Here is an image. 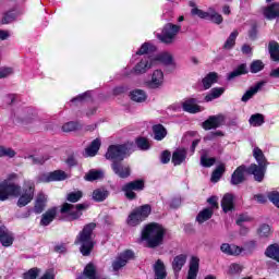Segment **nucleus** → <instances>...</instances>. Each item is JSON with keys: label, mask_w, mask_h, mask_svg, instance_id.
<instances>
[{"label": "nucleus", "mask_w": 279, "mask_h": 279, "mask_svg": "<svg viewBox=\"0 0 279 279\" xmlns=\"http://www.w3.org/2000/svg\"><path fill=\"white\" fill-rule=\"evenodd\" d=\"M207 21H211V23H215L216 25H221L223 23V16L221 14L217 13L215 10L209 9Z\"/></svg>", "instance_id": "45"}, {"label": "nucleus", "mask_w": 279, "mask_h": 279, "mask_svg": "<svg viewBox=\"0 0 279 279\" xmlns=\"http://www.w3.org/2000/svg\"><path fill=\"white\" fill-rule=\"evenodd\" d=\"M219 136H225L222 131L210 132L205 136V141H215Z\"/></svg>", "instance_id": "63"}, {"label": "nucleus", "mask_w": 279, "mask_h": 279, "mask_svg": "<svg viewBox=\"0 0 279 279\" xmlns=\"http://www.w3.org/2000/svg\"><path fill=\"white\" fill-rule=\"evenodd\" d=\"M182 108L184 112H189L190 114H197V112H202L204 108L197 105V99L190 98L182 102Z\"/></svg>", "instance_id": "19"}, {"label": "nucleus", "mask_w": 279, "mask_h": 279, "mask_svg": "<svg viewBox=\"0 0 279 279\" xmlns=\"http://www.w3.org/2000/svg\"><path fill=\"white\" fill-rule=\"evenodd\" d=\"M135 144L142 151H147V149L151 147L149 140H147L146 137H137L135 140Z\"/></svg>", "instance_id": "46"}, {"label": "nucleus", "mask_w": 279, "mask_h": 279, "mask_svg": "<svg viewBox=\"0 0 279 279\" xmlns=\"http://www.w3.org/2000/svg\"><path fill=\"white\" fill-rule=\"evenodd\" d=\"M155 279H167V267L165 266V262L161 259H157L153 266Z\"/></svg>", "instance_id": "22"}, {"label": "nucleus", "mask_w": 279, "mask_h": 279, "mask_svg": "<svg viewBox=\"0 0 279 279\" xmlns=\"http://www.w3.org/2000/svg\"><path fill=\"white\" fill-rule=\"evenodd\" d=\"M147 88L158 90L165 86V72L162 70H155L151 73L150 80L146 82Z\"/></svg>", "instance_id": "10"}, {"label": "nucleus", "mask_w": 279, "mask_h": 279, "mask_svg": "<svg viewBox=\"0 0 279 279\" xmlns=\"http://www.w3.org/2000/svg\"><path fill=\"white\" fill-rule=\"evenodd\" d=\"M189 258V255L186 254H180L174 256L172 263H171V267L172 270L174 271V276H178V274H180V271H182V267H184V265H186V260Z\"/></svg>", "instance_id": "20"}, {"label": "nucleus", "mask_w": 279, "mask_h": 279, "mask_svg": "<svg viewBox=\"0 0 279 279\" xmlns=\"http://www.w3.org/2000/svg\"><path fill=\"white\" fill-rule=\"evenodd\" d=\"M253 156L257 162V165H262L267 167L269 163L267 162V158H265V154H263V150L258 147H255L253 149Z\"/></svg>", "instance_id": "38"}, {"label": "nucleus", "mask_w": 279, "mask_h": 279, "mask_svg": "<svg viewBox=\"0 0 279 279\" xmlns=\"http://www.w3.org/2000/svg\"><path fill=\"white\" fill-rule=\"evenodd\" d=\"M245 173H247V167L243 165L238 167L231 175V184L233 186L243 184L245 182Z\"/></svg>", "instance_id": "18"}, {"label": "nucleus", "mask_w": 279, "mask_h": 279, "mask_svg": "<svg viewBox=\"0 0 279 279\" xmlns=\"http://www.w3.org/2000/svg\"><path fill=\"white\" fill-rule=\"evenodd\" d=\"M153 58L155 60V65L160 62L161 64H165V66H173V69H175V60L173 59V54H171V52H160Z\"/></svg>", "instance_id": "16"}, {"label": "nucleus", "mask_w": 279, "mask_h": 279, "mask_svg": "<svg viewBox=\"0 0 279 279\" xmlns=\"http://www.w3.org/2000/svg\"><path fill=\"white\" fill-rule=\"evenodd\" d=\"M88 99H90V92H85L84 94H81L75 98H72L71 104H77V101H88Z\"/></svg>", "instance_id": "56"}, {"label": "nucleus", "mask_w": 279, "mask_h": 279, "mask_svg": "<svg viewBox=\"0 0 279 279\" xmlns=\"http://www.w3.org/2000/svg\"><path fill=\"white\" fill-rule=\"evenodd\" d=\"M84 178L87 182H95V180H101V178H104V171L93 169L89 170Z\"/></svg>", "instance_id": "40"}, {"label": "nucleus", "mask_w": 279, "mask_h": 279, "mask_svg": "<svg viewBox=\"0 0 279 279\" xmlns=\"http://www.w3.org/2000/svg\"><path fill=\"white\" fill-rule=\"evenodd\" d=\"M63 132H75L76 130H82V124L80 122H68L62 126Z\"/></svg>", "instance_id": "50"}, {"label": "nucleus", "mask_w": 279, "mask_h": 279, "mask_svg": "<svg viewBox=\"0 0 279 279\" xmlns=\"http://www.w3.org/2000/svg\"><path fill=\"white\" fill-rule=\"evenodd\" d=\"M268 51H269L271 60H274V62H278L279 61V44H278V41H276V40L269 41Z\"/></svg>", "instance_id": "34"}, {"label": "nucleus", "mask_w": 279, "mask_h": 279, "mask_svg": "<svg viewBox=\"0 0 279 279\" xmlns=\"http://www.w3.org/2000/svg\"><path fill=\"white\" fill-rule=\"evenodd\" d=\"M46 206H47V195H45L44 193H39L35 202L34 213L36 215H40V213L45 210Z\"/></svg>", "instance_id": "28"}, {"label": "nucleus", "mask_w": 279, "mask_h": 279, "mask_svg": "<svg viewBox=\"0 0 279 279\" xmlns=\"http://www.w3.org/2000/svg\"><path fill=\"white\" fill-rule=\"evenodd\" d=\"M258 234L262 238H267L269 236V234H271V228L269 227V225H263L259 229H258Z\"/></svg>", "instance_id": "57"}, {"label": "nucleus", "mask_w": 279, "mask_h": 279, "mask_svg": "<svg viewBox=\"0 0 279 279\" xmlns=\"http://www.w3.org/2000/svg\"><path fill=\"white\" fill-rule=\"evenodd\" d=\"M134 258V252L128 250L121 253L113 262L112 269L113 271H119V269H123L128 265V260H132Z\"/></svg>", "instance_id": "13"}, {"label": "nucleus", "mask_w": 279, "mask_h": 279, "mask_svg": "<svg viewBox=\"0 0 279 279\" xmlns=\"http://www.w3.org/2000/svg\"><path fill=\"white\" fill-rule=\"evenodd\" d=\"M216 159L215 158H208L206 155L201 156V165L202 167H213L215 165Z\"/></svg>", "instance_id": "55"}, {"label": "nucleus", "mask_w": 279, "mask_h": 279, "mask_svg": "<svg viewBox=\"0 0 279 279\" xmlns=\"http://www.w3.org/2000/svg\"><path fill=\"white\" fill-rule=\"evenodd\" d=\"M226 123V116L223 113H219L216 116H210L207 120L202 123L203 130H217V128H221Z\"/></svg>", "instance_id": "11"}, {"label": "nucleus", "mask_w": 279, "mask_h": 279, "mask_svg": "<svg viewBox=\"0 0 279 279\" xmlns=\"http://www.w3.org/2000/svg\"><path fill=\"white\" fill-rule=\"evenodd\" d=\"M217 80H219V75L217 72H210L203 78V86L206 90L213 86V84H217Z\"/></svg>", "instance_id": "35"}, {"label": "nucleus", "mask_w": 279, "mask_h": 279, "mask_svg": "<svg viewBox=\"0 0 279 279\" xmlns=\"http://www.w3.org/2000/svg\"><path fill=\"white\" fill-rule=\"evenodd\" d=\"M192 14H193L194 16H198L199 19H206V20H208L209 11L206 12V11L199 10V9H197V8H194V9H192Z\"/></svg>", "instance_id": "59"}, {"label": "nucleus", "mask_w": 279, "mask_h": 279, "mask_svg": "<svg viewBox=\"0 0 279 279\" xmlns=\"http://www.w3.org/2000/svg\"><path fill=\"white\" fill-rule=\"evenodd\" d=\"M111 169L118 178H122L123 180H125V178H130V166L123 163V161H113L111 163Z\"/></svg>", "instance_id": "15"}, {"label": "nucleus", "mask_w": 279, "mask_h": 279, "mask_svg": "<svg viewBox=\"0 0 279 279\" xmlns=\"http://www.w3.org/2000/svg\"><path fill=\"white\" fill-rule=\"evenodd\" d=\"M14 156H16V151H14V149L0 146V158H14Z\"/></svg>", "instance_id": "53"}, {"label": "nucleus", "mask_w": 279, "mask_h": 279, "mask_svg": "<svg viewBox=\"0 0 279 279\" xmlns=\"http://www.w3.org/2000/svg\"><path fill=\"white\" fill-rule=\"evenodd\" d=\"M95 228H97V225L90 222L86 225L76 236L75 245H80V252L83 256H90V252H93V247H95V234L93 233Z\"/></svg>", "instance_id": "2"}, {"label": "nucleus", "mask_w": 279, "mask_h": 279, "mask_svg": "<svg viewBox=\"0 0 279 279\" xmlns=\"http://www.w3.org/2000/svg\"><path fill=\"white\" fill-rule=\"evenodd\" d=\"M134 144H121V145H111L108 147L106 153L107 160H112V162H123L125 156L132 151Z\"/></svg>", "instance_id": "4"}, {"label": "nucleus", "mask_w": 279, "mask_h": 279, "mask_svg": "<svg viewBox=\"0 0 279 279\" xmlns=\"http://www.w3.org/2000/svg\"><path fill=\"white\" fill-rule=\"evenodd\" d=\"M268 198L275 206H277V208H279V192H270Z\"/></svg>", "instance_id": "62"}, {"label": "nucleus", "mask_w": 279, "mask_h": 279, "mask_svg": "<svg viewBox=\"0 0 279 279\" xmlns=\"http://www.w3.org/2000/svg\"><path fill=\"white\" fill-rule=\"evenodd\" d=\"M40 270L38 268H32L26 274H24V279H36L38 278Z\"/></svg>", "instance_id": "58"}, {"label": "nucleus", "mask_w": 279, "mask_h": 279, "mask_svg": "<svg viewBox=\"0 0 279 279\" xmlns=\"http://www.w3.org/2000/svg\"><path fill=\"white\" fill-rule=\"evenodd\" d=\"M21 13H19L17 11H9L8 13H5V15L3 16L2 19V23L4 25H8L14 21H16L17 16L20 15Z\"/></svg>", "instance_id": "48"}, {"label": "nucleus", "mask_w": 279, "mask_h": 279, "mask_svg": "<svg viewBox=\"0 0 279 279\" xmlns=\"http://www.w3.org/2000/svg\"><path fill=\"white\" fill-rule=\"evenodd\" d=\"M26 159L31 161V165H45V162H47L48 160V158H45L43 156L34 157L32 155L26 157Z\"/></svg>", "instance_id": "54"}, {"label": "nucleus", "mask_w": 279, "mask_h": 279, "mask_svg": "<svg viewBox=\"0 0 279 279\" xmlns=\"http://www.w3.org/2000/svg\"><path fill=\"white\" fill-rule=\"evenodd\" d=\"M241 271H243V267L241 265H239V264H231L229 266V274L231 276H234L236 274H241Z\"/></svg>", "instance_id": "61"}, {"label": "nucleus", "mask_w": 279, "mask_h": 279, "mask_svg": "<svg viewBox=\"0 0 279 279\" xmlns=\"http://www.w3.org/2000/svg\"><path fill=\"white\" fill-rule=\"evenodd\" d=\"M251 73H260L265 69V64L260 60H255L251 63Z\"/></svg>", "instance_id": "52"}, {"label": "nucleus", "mask_w": 279, "mask_h": 279, "mask_svg": "<svg viewBox=\"0 0 279 279\" xmlns=\"http://www.w3.org/2000/svg\"><path fill=\"white\" fill-rule=\"evenodd\" d=\"M35 191H36V184H34L33 181H24L23 190L22 192L20 191V195L17 199L19 208H23L27 206V204H31V202L34 199Z\"/></svg>", "instance_id": "6"}, {"label": "nucleus", "mask_w": 279, "mask_h": 279, "mask_svg": "<svg viewBox=\"0 0 279 279\" xmlns=\"http://www.w3.org/2000/svg\"><path fill=\"white\" fill-rule=\"evenodd\" d=\"M248 123H250V125H253V128H260V125H263V123H265V116H263L260 113H255V114L251 116Z\"/></svg>", "instance_id": "42"}, {"label": "nucleus", "mask_w": 279, "mask_h": 279, "mask_svg": "<svg viewBox=\"0 0 279 279\" xmlns=\"http://www.w3.org/2000/svg\"><path fill=\"white\" fill-rule=\"evenodd\" d=\"M239 36V31H233L230 36L228 37V39L226 40L225 45H223V49H232L234 47V45H236V37Z\"/></svg>", "instance_id": "44"}, {"label": "nucleus", "mask_w": 279, "mask_h": 279, "mask_svg": "<svg viewBox=\"0 0 279 279\" xmlns=\"http://www.w3.org/2000/svg\"><path fill=\"white\" fill-rule=\"evenodd\" d=\"M266 171L267 166L256 163H252L248 168H246V173H248L250 175H254L256 182H263Z\"/></svg>", "instance_id": "14"}, {"label": "nucleus", "mask_w": 279, "mask_h": 279, "mask_svg": "<svg viewBox=\"0 0 279 279\" xmlns=\"http://www.w3.org/2000/svg\"><path fill=\"white\" fill-rule=\"evenodd\" d=\"M184 160H186V149L179 148L172 154V163L174 167L180 166Z\"/></svg>", "instance_id": "30"}, {"label": "nucleus", "mask_w": 279, "mask_h": 279, "mask_svg": "<svg viewBox=\"0 0 279 279\" xmlns=\"http://www.w3.org/2000/svg\"><path fill=\"white\" fill-rule=\"evenodd\" d=\"M14 73V70L12 68H0V80H3L5 77H10Z\"/></svg>", "instance_id": "60"}, {"label": "nucleus", "mask_w": 279, "mask_h": 279, "mask_svg": "<svg viewBox=\"0 0 279 279\" xmlns=\"http://www.w3.org/2000/svg\"><path fill=\"white\" fill-rule=\"evenodd\" d=\"M198 272H199V258L197 256H192L190 260V268L187 271L186 279H197Z\"/></svg>", "instance_id": "23"}, {"label": "nucleus", "mask_w": 279, "mask_h": 279, "mask_svg": "<svg viewBox=\"0 0 279 279\" xmlns=\"http://www.w3.org/2000/svg\"><path fill=\"white\" fill-rule=\"evenodd\" d=\"M56 215H58V207L48 209L41 216L40 226H49V223L56 219Z\"/></svg>", "instance_id": "26"}, {"label": "nucleus", "mask_w": 279, "mask_h": 279, "mask_svg": "<svg viewBox=\"0 0 279 279\" xmlns=\"http://www.w3.org/2000/svg\"><path fill=\"white\" fill-rule=\"evenodd\" d=\"M0 243L3 247H10L14 243V234L5 227H0Z\"/></svg>", "instance_id": "21"}, {"label": "nucleus", "mask_w": 279, "mask_h": 279, "mask_svg": "<svg viewBox=\"0 0 279 279\" xmlns=\"http://www.w3.org/2000/svg\"><path fill=\"white\" fill-rule=\"evenodd\" d=\"M151 51H156V46L144 43L141 48L136 51V56H145V53H149Z\"/></svg>", "instance_id": "47"}, {"label": "nucleus", "mask_w": 279, "mask_h": 279, "mask_svg": "<svg viewBox=\"0 0 279 279\" xmlns=\"http://www.w3.org/2000/svg\"><path fill=\"white\" fill-rule=\"evenodd\" d=\"M265 256H267V258H271L272 260H276L277 263H279V245L278 244L269 245L265 251Z\"/></svg>", "instance_id": "33"}, {"label": "nucleus", "mask_w": 279, "mask_h": 279, "mask_svg": "<svg viewBox=\"0 0 279 279\" xmlns=\"http://www.w3.org/2000/svg\"><path fill=\"white\" fill-rule=\"evenodd\" d=\"M130 97L132 101H135L136 104H144V101H147V93L143 89L132 90Z\"/></svg>", "instance_id": "31"}, {"label": "nucleus", "mask_w": 279, "mask_h": 279, "mask_svg": "<svg viewBox=\"0 0 279 279\" xmlns=\"http://www.w3.org/2000/svg\"><path fill=\"white\" fill-rule=\"evenodd\" d=\"M223 93H226V88L215 87L207 96H205V101H213V99H219V97H221Z\"/></svg>", "instance_id": "39"}, {"label": "nucleus", "mask_w": 279, "mask_h": 279, "mask_svg": "<svg viewBox=\"0 0 279 279\" xmlns=\"http://www.w3.org/2000/svg\"><path fill=\"white\" fill-rule=\"evenodd\" d=\"M213 209L210 208H205L203 209L196 217V221L199 223H204L205 221H208L213 217Z\"/></svg>", "instance_id": "43"}, {"label": "nucleus", "mask_w": 279, "mask_h": 279, "mask_svg": "<svg viewBox=\"0 0 279 279\" xmlns=\"http://www.w3.org/2000/svg\"><path fill=\"white\" fill-rule=\"evenodd\" d=\"M101 147V140L96 138L94 140L90 145L85 149V156L87 158H93L97 156V151H99V148Z\"/></svg>", "instance_id": "27"}, {"label": "nucleus", "mask_w": 279, "mask_h": 279, "mask_svg": "<svg viewBox=\"0 0 279 279\" xmlns=\"http://www.w3.org/2000/svg\"><path fill=\"white\" fill-rule=\"evenodd\" d=\"M264 86H265V82H258L253 87L247 89L246 93H244V95L241 98V101H243L244 104H247V100L252 99V97H254V95H256V93H258V90H260V88H263Z\"/></svg>", "instance_id": "25"}, {"label": "nucleus", "mask_w": 279, "mask_h": 279, "mask_svg": "<svg viewBox=\"0 0 279 279\" xmlns=\"http://www.w3.org/2000/svg\"><path fill=\"white\" fill-rule=\"evenodd\" d=\"M153 134L155 141H163L167 137V129L162 124L153 126Z\"/></svg>", "instance_id": "32"}, {"label": "nucleus", "mask_w": 279, "mask_h": 279, "mask_svg": "<svg viewBox=\"0 0 279 279\" xmlns=\"http://www.w3.org/2000/svg\"><path fill=\"white\" fill-rule=\"evenodd\" d=\"M66 172L62 170H56L52 172L41 173L37 177V182L39 183H49V182H61L66 180Z\"/></svg>", "instance_id": "9"}, {"label": "nucleus", "mask_w": 279, "mask_h": 279, "mask_svg": "<svg viewBox=\"0 0 279 279\" xmlns=\"http://www.w3.org/2000/svg\"><path fill=\"white\" fill-rule=\"evenodd\" d=\"M84 194L82 191L71 192L66 195V201L71 202L72 204H75L82 199Z\"/></svg>", "instance_id": "51"}, {"label": "nucleus", "mask_w": 279, "mask_h": 279, "mask_svg": "<svg viewBox=\"0 0 279 279\" xmlns=\"http://www.w3.org/2000/svg\"><path fill=\"white\" fill-rule=\"evenodd\" d=\"M124 186H126V189H130L131 191H143V189H145V183L141 180H136L126 183Z\"/></svg>", "instance_id": "49"}, {"label": "nucleus", "mask_w": 279, "mask_h": 279, "mask_svg": "<svg viewBox=\"0 0 279 279\" xmlns=\"http://www.w3.org/2000/svg\"><path fill=\"white\" fill-rule=\"evenodd\" d=\"M264 16L268 19V21H274V19H278L279 16V2H274L272 4L266 7L264 9Z\"/></svg>", "instance_id": "24"}, {"label": "nucleus", "mask_w": 279, "mask_h": 279, "mask_svg": "<svg viewBox=\"0 0 279 279\" xmlns=\"http://www.w3.org/2000/svg\"><path fill=\"white\" fill-rule=\"evenodd\" d=\"M160 160L162 165H167L171 160V153L169 150H165L161 153Z\"/></svg>", "instance_id": "64"}, {"label": "nucleus", "mask_w": 279, "mask_h": 279, "mask_svg": "<svg viewBox=\"0 0 279 279\" xmlns=\"http://www.w3.org/2000/svg\"><path fill=\"white\" fill-rule=\"evenodd\" d=\"M247 73V65L245 63L240 64L235 70L230 72L227 78L230 81L239 77L240 75H245Z\"/></svg>", "instance_id": "37"}, {"label": "nucleus", "mask_w": 279, "mask_h": 279, "mask_svg": "<svg viewBox=\"0 0 279 279\" xmlns=\"http://www.w3.org/2000/svg\"><path fill=\"white\" fill-rule=\"evenodd\" d=\"M244 248L236 244L222 243L220 245V252L226 254V256H240L243 254Z\"/></svg>", "instance_id": "17"}, {"label": "nucleus", "mask_w": 279, "mask_h": 279, "mask_svg": "<svg viewBox=\"0 0 279 279\" xmlns=\"http://www.w3.org/2000/svg\"><path fill=\"white\" fill-rule=\"evenodd\" d=\"M15 180H19V174L11 173L0 183V202L21 195V185L14 183Z\"/></svg>", "instance_id": "3"}, {"label": "nucleus", "mask_w": 279, "mask_h": 279, "mask_svg": "<svg viewBox=\"0 0 279 279\" xmlns=\"http://www.w3.org/2000/svg\"><path fill=\"white\" fill-rule=\"evenodd\" d=\"M108 195H110V192L106 189H96L93 192V201L94 202H105V199H108Z\"/></svg>", "instance_id": "36"}, {"label": "nucleus", "mask_w": 279, "mask_h": 279, "mask_svg": "<svg viewBox=\"0 0 279 279\" xmlns=\"http://www.w3.org/2000/svg\"><path fill=\"white\" fill-rule=\"evenodd\" d=\"M149 215H151V206L149 205H143L138 208H136L135 210H133L128 219H126V223L128 226H131L132 228L143 223V221H145V219H147V217H149Z\"/></svg>", "instance_id": "5"}, {"label": "nucleus", "mask_w": 279, "mask_h": 279, "mask_svg": "<svg viewBox=\"0 0 279 279\" xmlns=\"http://www.w3.org/2000/svg\"><path fill=\"white\" fill-rule=\"evenodd\" d=\"M180 29L181 27L175 24H167L157 38L160 43H163V45H173L175 43V36L180 34Z\"/></svg>", "instance_id": "7"}, {"label": "nucleus", "mask_w": 279, "mask_h": 279, "mask_svg": "<svg viewBox=\"0 0 279 279\" xmlns=\"http://www.w3.org/2000/svg\"><path fill=\"white\" fill-rule=\"evenodd\" d=\"M221 208L223 213H230V210H234V196H232V194H226L222 197Z\"/></svg>", "instance_id": "29"}, {"label": "nucleus", "mask_w": 279, "mask_h": 279, "mask_svg": "<svg viewBox=\"0 0 279 279\" xmlns=\"http://www.w3.org/2000/svg\"><path fill=\"white\" fill-rule=\"evenodd\" d=\"M165 227L157 222L147 225L142 231V239L146 241L148 247H159L165 241Z\"/></svg>", "instance_id": "1"}, {"label": "nucleus", "mask_w": 279, "mask_h": 279, "mask_svg": "<svg viewBox=\"0 0 279 279\" xmlns=\"http://www.w3.org/2000/svg\"><path fill=\"white\" fill-rule=\"evenodd\" d=\"M223 173H226V165L221 163L214 170L210 181L214 183L219 182Z\"/></svg>", "instance_id": "41"}, {"label": "nucleus", "mask_w": 279, "mask_h": 279, "mask_svg": "<svg viewBox=\"0 0 279 279\" xmlns=\"http://www.w3.org/2000/svg\"><path fill=\"white\" fill-rule=\"evenodd\" d=\"M86 208H88V205L86 204L73 205V204L64 203L60 211L62 215H71L73 219H77L82 216L80 210H86Z\"/></svg>", "instance_id": "12"}, {"label": "nucleus", "mask_w": 279, "mask_h": 279, "mask_svg": "<svg viewBox=\"0 0 279 279\" xmlns=\"http://www.w3.org/2000/svg\"><path fill=\"white\" fill-rule=\"evenodd\" d=\"M154 66H156V59H154V56H144L133 68V73H135V75H145V73L150 69H154Z\"/></svg>", "instance_id": "8"}]
</instances>
